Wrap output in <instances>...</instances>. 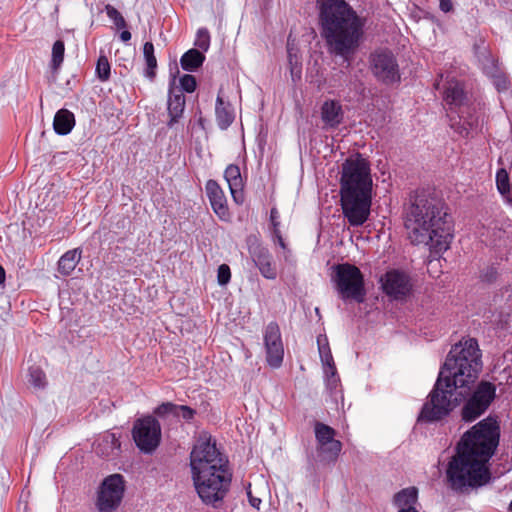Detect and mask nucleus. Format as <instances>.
Wrapping results in <instances>:
<instances>
[{
    "mask_svg": "<svg viewBox=\"0 0 512 512\" xmlns=\"http://www.w3.org/2000/svg\"><path fill=\"white\" fill-rule=\"evenodd\" d=\"M210 33L207 28H199L196 33V38L194 41L195 49H198L201 52H207L210 48Z\"/></svg>",
    "mask_w": 512,
    "mask_h": 512,
    "instance_id": "obj_33",
    "label": "nucleus"
},
{
    "mask_svg": "<svg viewBox=\"0 0 512 512\" xmlns=\"http://www.w3.org/2000/svg\"><path fill=\"white\" fill-rule=\"evenodd\" d=\"M216 121L220 129H227L234 121V111L228 102H224L220 95L217 96L216 106Z\"/></svg>",
    "mask_w": 512,
    "mask_h": 512,
    "instance_id": "obj_22",
    "label": "nucleus"
},
{
    "mask_svg": "<svg viewBox=\"0 0 512 512\" xmlns=\"http://www.w3.org/2000/svg\"><path fill=\"white\" fill-rule=\"evenodd\" d=\"M481 369V351L476 339L468 338L452 346L418 421L431 423L448 416L471 390Z\"/></svg>",
    "mask_w": 512,
    "mask_h": 512,
    "instance_id": "obj_1",
    "label": "nucleus"
},
{
    "mask_svg": "<svg viewBox=\"0 0 512 512\" xmlns=\"http://www.w3.org/2000/svg\"><path fill=\"white\" fill-rule=\"evenodd\" d=\"M120 39H121V41H123V42H128V41H130V40H131V33H130L128 30L124 29V30L120 33Z\"/></svg>",
    "mask_w": 512,
    "mask_h": 512,
    "instance_id": "obj_49",
    "label": "nucleus"
},
{
    "mask_svg": "<svg viewBox=\"0 0 512 512\" xmlns=\"http://www.w3.org/2000/svg\"><path fill=\"white\" fill-rule=\"evenodd\" d=\"M287 54H288V62L290 64H294L296 59H299L298 50L292 45L290 36L287 41Z\"/></svg>",
    "mask_w": 512,
    "mask_h": 512,
    "instance_id": "obj_45",
    "label": "nucleus"
},
{
    "mask_svg": "<svg viewBox=\"0 0 512 512\" xmlns=\"http://www.w3.org/2000/svg\"><path fill=\"white\" fill-rule=\"evenodd\" d=\"M439 8L444 13H449L453 10L452 0H439Z\"/></svg>",
    "mask_w": 512,
    "mask_h": 512,
    "instance_id": "obj_47",
    "label": "nucleus"
},
{
    "mask_svg": "<svg viewBox=\"0 0 512 512\" xmlns=\"http://www.w3.org/2000/svg\"><path fill=\"white\" fill-rule=\"evenodd\" d=\"M344 117L341 104L336 100H326L321 106V120L328 128L338 127Z\"/></svg>",
    "mask_w": 512,
    "mask_h": 512,
    "instance_id": "obj_19",
    "label": "nucleus"
},
{
    "mask_svg": "<svg viewBox=\"0 0 512 512\" xmlns=\"http://www.w3.org/2000/svg\"><path fill=\"white\" fill-rule=\"evenodd\" d=\"M274 241L284 250L290 253L289 249L287 248V244L285 243L281 231H277V233L272 234Z\"/></svg>",
    "mask_w": 512,
    "mask_h": 512,
    "instance_id": "obj_46",
    "label": "nucleus"
},
{
    "mask_svg": "<svg viewBox=\"0 0 512 512\" xmlns=\"http://www.w3.org/2000/svg\"><path fill=\"white\" fill-rule=\"evenodd\" d=\"M121 433L104 432L94 442L95 453L106 460H114L121 455Z\"/></svg>",
    "mask_w": 512,
    "mask_h": 512,
    "instance_id": "obj_16",
    "label": "nucleus"
},
{
    "mask_svg": "<svg viewBox=\"0 0 512 512\" xmlns=\"http://www.w3.org/2000/svg\"><path fill=\"white\" fill-rule=\"evenodd\" d=\"M481 69L483 73L490 78L497 72H499L502 68L500 66L499 60L496 59L490 53H484L480 58Z\"/></svg>",
    "mask_w": 512,
    "mask_h": 512,
    "instance_id": "obj_29",
    "label": "nucleus"
},
{
    "mask_svg": "<svg viewBox=\"0 0 512 512\" xmlns=\"http://www.w3.org/2000/svg\"><path fill=\"white\" fill-rule=\"evenodd\" d=\"M465 99L464 91L462 86L458 82H448V85L444 90V101L447 105L454 107H460Z\"/></svg>",
    "mask_w": 512,
    "mask_h": 512,
    "instance_id": "obj_26",
    "label": "nucleus"
},
{
    "mask_svg": "<svg viewBox=\"0 0 512 512\" xmlns=\"http://www.w3.org/2000/svg\"><path fill=\"white\" fill-rule=\"evenodd\" d=\"M398 512H418L416 507L410 508V509H400Z\"/></svg>",
    "mask_w": 512,
    "mask_h": 512,
    "instance_id": "obj_51",
    "label": "nucleus"
},
{
    "mask_svg": "<svg viewBox=\"0 0 512 512\" xmlns=\"http://www.w3.org/2000/svg\"><path fill=\"white\" fill-rule=\"evenodd\" d=\"M196 87H197V82H196V78L193 75L184 74L180 78V88L178 90H180L182 93L183 92L192 93L195 91Z\"/></svg>",
    "mask_w": 512,
    "mask_h": 512,
    "instance_id": "obj_37",
    "label": "nucleus"
},
{
    "mask_svg": "<svg viewBox=\"0 0 512 512\" xmlns=\"http://www.w3.org/2000/svg\"><path fill=\"white\" fill-rule=\"evenodd\" d=\"M177 404H174L172 402H165L159 405L155 410L154 413L159 417H164L167 414H172L175 416L176 413Z\"/></svg>",
    "mask_w": 512,
    "mask_h": 512,
    "instance_id": "obj_40",
    "label": "nucleus"
},
{
    "mask_svg": "<svg viewBox=\"0 0 512 512\" xmlns=\"http://www.w3.org/2000/svg\"><path fill=\"white\" fill-rule=\"evenodd\" d=\"M270 223L272 225V234L280 231V214L276 207H273L270 210Z\"/></svg>",
    "mask_w": 512,
    "mask_h": 512,
    "instance_id": "obj_41",
    "label": "nucleus"
},
{
    "mask_svg": "<svg viewBox=\"0 0 512 512\" xmlns=\"http://www.w3.org/2000/svg\"><path fill=\"white\" fill-rule=\"evenodd\" d=\"M248 497H249V502H250L251 506L256 509H259L260 505L262 503L261 499L257 498V497H253L250 492H248Z\"/></svg>",
    "mask_w": 512,
    "mask_h": 512,
    "instance_id": "obj_48",
    "label": "nucleus"
},
{
    "mask_svg": "<svg viewBox=\"0 0 512 512\" xmlns=\"http://www.w3.org/2000/svg\"><path fill=\"white\" fill-rule=\"evenodd\" d=\"M496 385L482 380L465 400L461 409V418L470 423L482 416L496 398Z\"/></svg>",
    "mask_w": 512,
    "mask_h": 512,
    "instance_id": "obj_8",
    "label": "nucleus"
},
{
    "mask_svg": "<svg viewBox=\"0 0 512 512\" xmlns=\"http://www.w3.org/2000/svg\"><path fill=\"white\" fill-rule=\"evenodd\" d=\"M500 440L497 417L489 415L466 431L456 446V454L446 469L450 488L462 492L487 484L491 474L487 463L494 455Z\"/></svg>",
    "mask_w": 512,
    "mask_h": 512,
    "instance_id": "obj_2",
    "label": "nucleus"
},
{
    "mask_svg": "<svg viewBox=\"0 0 512 512\" xmlns=\"http://www.w3.org/2000/svg\"><path fill=\"white\" fill-rule=\"evenodd\" d=\"M196 415V410L186 406V405H177L176 408V417H182L185 421H191Z\"/></svg>",
    "mask_w": 512,
    "mask_h": 512,
    "instance_id": "obj_39",
    "label": "nucleus"
},
{
    "mask_svg": "<svg viewBox=\"0 0 512 512\" xmlns=\"http://www.w3.org/2000/svg\"><path fill=\"white\" fill-rule=\"evenodd\" d=\"M496 185L502 195L508 194L511 191L509 175L504 168L499 169L496 173Z\"/></svg>",
    "mask_w": 512,
    "mask_h": 512,
    "instance_id": "obj_34",
    "label": "nucleus"
},
{
    "mask_svg": "<svg viewBox=\"0 0 512 512\" xmlns=\"http://www.w3.org/2000/svg\"><path fill=\"white\" fill-rule=\"evenodd\" d=\"M247 243L251 259L258 267L261 275L268 280H275L277 278V268L268 248L260 244L256 237H249Z\"/></svg>",
    "mask_w": 512,
    "mask_h": 512,
    "instance_id": "obj_14",
    "label": "nucleus"
},
{
    "mask_svg": "<svg viewBox=\"0 0 512 512\" xmlns=\"http://www.w3.org/2000/svg\"><path fill=\"white\" fill-rule=\"evenodd\" d=\"M206 57L203 52L192 48L186 51L180 58V65L188 72L197 71L204 63Z\"/></svg>",
    "mask_w": 512,
    "mask_h": 512,
    "instance_id": "obj_25",
    "label": "nucleus"
},
{
    "mask_svg": "<svg viewBox=\"0 0 512 512\" xmlns=\"http://www.w3.org/2000/svg\"><path fill=\"white\" fill-rule=\"evenodd\" d=\"M95 73L101 82H106L109 80L111 74V66L108 58L105 55L99 56L96 63Z\"/></svg>",
    "mask_w": 512,
    "mask_h": 512,
    "instance_id": "obj_31",
    "label": "nucleus"
},
{
    "mask_svg": "<svg viewBox=\"0 0 512 512\" xmlns=\"http://www.w3.org/2000/svg\"><path fill=\"white\" fill-rule=\"evenodd\" d=\"M207 197L214 213L221 220H228L230 217L226 197L223 190L215 180H208L205 186Z\"/></svg>",
    "mask_w": 512,
    "mask_h": 512,
    "instance_id": "obj_17",
    "label": "nucleus"
},
{
    "mask_svg": "<svg viewBox=\"0 0 512 512\" xmlns=\"http://www.w3.org/2000/svg\"><path fill=\"white\" fill-rule=\"evenodd\" d=\"M335 430L323 423L315 424V437L319 445V451L325 454L329 460H336L342 449V443L334 439Z\"/></svg>",
    "mask_w": 512,
    "mask_h": 512,
    "instance_id": "obj_15",
    "label": "nucleus"
},
{
    "mask_svg": "<svg viewBox=\"0 0 512 512\" xmlns=\"http://www.w3.org/2000/svg\"><path fill=\"white\" fill-rule=\"evenodd\" d=\"M263 338L268 365L272 368H279L284 357V346L279 325L274 321L268 323Z\"/></svg>",
    "mask_w": 512,
    "mask_h": 512,
    "instance_id": "obj_12",
    "label": "nucleus"
},
{
    "mask_svg": "<svg viewBox=\"0 0 512 512\" xmlns=\"http://www.w3.org/2000/svg\"><path fill=\"white\" fill-rule=\"evenodd\" d=\"M6 280V274L4 268L0 265V284H4Z\"/></svg>",
    "mask_w": 512,
    "mask_h": 512,
    "instance_id": "obj_50",
    "label": "nucleus"
},
{
    "mask_svg": "<svg viewBox=\"0 0 512 512\" xmlns=\"http://www.w3.org/2000/svg\"><path fill=\"white\" fill-rule=\"evenodd\" d=\"M333 271L332 281L340 298L343 301L364 302L366 289L361 270L353 264L342 263L335 265Z\"/></svg>",
    "mask_w": 512,
    "mask_h": 512,
    "instance_id": "obj_7",
    "label": "nucleus"
},
{
    "mask_svg": "<svg viewBox=\"0 0 512 512\" xmlns=\"http://www.w3.org/2000/svg\"><path fill=\"white\" fill-rule=\"evenodd\" d=\"M289 66H290V72H291L292 80L294 82L300 80L301 72H302L301 61L299 59H296L295 63L294 64H290Z\"/></svg>",
    "mask_w": 512,
    "mask_h": 512,
    "instance_id": "obj_44",
    "label": "nucleus"
},
{
    "mask_svg": "<svg viewBox=\"0 0 512 512\" xmlns=\"http://www.w3.org/2000/svg\"><path fill=\"white\" fill-rule=\"evenodd\" d=\"M82 257V249L74 248L66 251L58 260L57 270L62 276H69L75 270Z\"/></svg>",
    "mask_w": 512,
    "mask_h": 512,
    "instance_id": "obj_21",
    "label": "nucleus"
},
{
    "mask_svg": "<svg viewBox=\"0 0 512 512\" xmlns=\"http://www.w3.org/2000/svg\"><path fill=\"white\" fill-rule=\"evenodd\" d=\"M143 56L146 62L144 75L153 80L156 75L157 60L154 55V45L152 42H145L143 45Z\"/></svg>",
    "mask_w": 512,
    "mask_h": 512,
    "instance_id": "obj_27",
    "label": "nucleus"
},
{
    "mask_svg": "<svg viewBox=\"0 0 512 512\" xmlns=\"http://www.w3.org/2000/svg\"><path fill=\"white\" fill-rule=\"evenodd\" d=\"M369 68L375 79L384 85L401 81V72L396 56L388 49L379 48L369 56Z\"/></svg>",
    "mask_w": 512,
    "mask_h": 512,
    "instance_id": "obj_9",
    "label": "nucleus"
},
{
    "mask_svg": "<svg viewBox=\"0 0 512 512\" xmlns=\"http://www.w3.org/2000/svg\"><path fill=\"white\" fill-rule=\"evenodd\" d=\"M224 178L229 186L231 195L236 202L242 198L243 179L238 165L230 164L224 171Z\"/></svg>",
    "mask_w": 512,
    "mask_h": 512,
    "instance_id": "obj_20",
    "label": "nucleus"
},
{
    "mask_svg": "<svg viewBox=\"0 0 512 512\" xmlns=\"http://www.w3.org/2000/svg\"><path fill=\"white\" fill-rule=\"evenodd\" d=\"M64 52H65V45L62 40H57L54 42L52 47V66L53 68H58L63 60H64Z\"/></svg>",
    "mask_w": 512,
    "mask_h": 512,
    "instance_id": "obj_36",
    "label": "nucleus"
},
{
    "mask_svg": "<svg viewBox=\"0 0 512 512\" xmlns=\"http://www.w3.org/2000/svg\"><path fill=\"white\" fill-rule=\"evenodd\" d=\"M28 381L35 389H44L47 386L46 375L38 366H31L29 368Z\"/></svg>",
    "mask_w": 512,
    "mask_h": 512,
    "instance_id": "obj_30",
    "label": "nucleus"
},
{
    "mask_svg": "<svg viewBox=\"0 0 512 512\" xmlns=\"http://www.w3.org/2000/svg\"><path fill=\"white\" fill-rule=\"evenodd\" d=\"M125 491V480L121 474H112L103 479L97 490L95 506L99 512H114L120 506Z\"/></svg>",
    "mask_w": 512,
    "mask_h": 512,
    "instance_id": "obj_11",
    "label": "nucleus"
},
{
    "mask_svg": "<svg viewBox=\"0 0 512 512\" xmlns=\"http://www.w3.org/2000/svg\"><path fill=\"white\" fill-rule=\"evenodd\" d=\"M161 436V425L155 417L147 415L134 421L132 438L142 453L152 454L160 445Z\"/></svg>",
    "mask_w": 512,
    "mask_h": 512,
    "instance_id": "obj_10",
    "label": "nucleus"
},
{
    "mask_svg": "<svg viewBox=\"0 0 512 512\" xmlns=\"http://www.w3.org/2000/svg\"><path fill=\"white\" fill-rule=\"evenodd\" d=\"M75 125L74 114L67 109H60L56 112L53 120V128L58 135H67Z\"/></svg>",
    "mask_w": 512,
    "mask_h": 512,
    "instance_id": "obj_23",
    "label": "nucleus"
},
{
    "mask_svg": "<svg viewBox=\"0 0 512 512\" xmlns=\"http://www.w3.org/2000/svg\"><path fill=\"white\" fill-rule=\"evenodd\" d=\"M322 365L324 367V373L328 374L329 371L336 370L332 353H326L320 356Z\"/></svg>",
    "mask_w": 512,
    "mask_h": 512,
    "instance_id": "obj_42",
    "label": "nucleus"
},
{
    "mask_svg": "<svg viewBox=\"0 0 512 512\" xmlns=\"http://www.w3.org/2000/svg\"><path fill=\"white\" fill-rule=\"evenodd\" d=\"M383 292L395 300L407 297L412 291V283L408 274L393 269L387 271L380 279Z\"/></svg>",
    "mask_w": 512,
    "mask_h": 512,
    "instance_id": "obj_13",
    "label": "nucleus"
},
{
    "mask_svg": "<svg viewBox=\"0 0 512 512\" xmlns=\"http://www.w3.org/2000/svg\"><path fill=\"white\" fill-rule=\"evenodd\" d=\"M325 384L326 389L329 391L330 396L334 399V401H338L339 398H343L342 391L340 387V378L337 375L336 370L329 371L328 374H325Z\"/></svg>",
    "mask_w": 512,
    "mask_h": 512,
    "instance_id": "obj_28",
    "label": "nucleus"
},
{
    "mask_svg": "<svg viewBox=\"0 0 512 512\" xmlns=\"http://www.w3.org/2000/svg\"><path fill=\"white\" fill-rule=\"evenodd\" d=\"M366 18L345 0H323L319 7L320 35L330 54L349 60L365 33Z\"/></svg>",
    "mask_w": 512,
    "mask_h": 512,
    "instance_id": "obj_4",
    "label": "nucleus"
},
{
    "mask_svg": "<svg viewBox=\"0 0 512 512\" xmlns=\"http://www.w3.org/2000/svg\"><path fill=\"white\" fill-rule=\"evenodd\" d=\"M231 270L227 264H221L217 270V281L221 286H225L230 282Z\"/></svg>",
    "mask_w": 512,
    "mask_h": 512,
    "instance_id": "obj_38",
    "label": "nucleus"
},
{
    "mask_svg": "<svg viewBox=\"0 0 512 512\" xmlns=\"http://www.w3.org/2000/svg\"><path fill=\"white\" fill-rule=\"evenodd\" d=\"M185 104V95L180 90H175V88L170 87L167 100V110L169 115L167 125L169 128H172L176 123H178L179 119L183 116Z\"/></svg>",
    "mask_w": 512,
    "mask_h": 512,
    "instance_id": "obj_18",
    "label": "nucleus"
},
{
    "mask_svg": "<svg viewBox=\"0 0 512 512\" xmlns=\"http://www.w3.org/2000/svg\"><path fill=\"white\" fill-rule=\"evenodd\" d=\"M418 502V490L416 487H407L397 492L393 497V505L398 509H410L416 507Z\"/></svg>",
    "mask_w": 512,
    "mask_h": 512,
    "instance_id": "obj_24",
    "label": "nucleus"
},
{
    "mask_svg": "<svg viewBox=\"0 0 512 512\" xmlns=\"http://www.w3.org/2000/svg\"><path fill=\"white\" fill-rule=\"evenodd\" d=\"M373 180L370 163L360 153L348 157L341 166L340 204L350 226H362L370 215Z\"/></svg>",
    "mask_w": 512,
    "mask_h": 512,
    "instance_id": "obj_6",
    "label": "nucleus"
},
{
    "mask_svg": "<svg viewBox=\"0 0 512 512\" xmlns=\"http://www.w3.org/2000/svg\"><path fill=\"white\" fill-rule=\"evenodd\" d=\"M105 12L108 18L113 21L117 29H125L127 27L124 17L114 6L107 4L105 6Z\"/></svg>",
    "mask_w": 512,
    "mask_h": 512,
    "instance_id": "obj_35",
    "label": "nucleus"
},
{
    "mask_svg": "<svg viewBox=\"0 0 512 512\" xmlns=\"http://www.w3.org/2000/svg\"><path fill=\"white\" fill-rule=\"evenodd\" d=\"M190 467L199 498L204 504L217 507L229 490L232 474L228 459L210 435L203 434L197 439L190 453Z\"/></svg>",
    "mask_w": 512,
    "mask_h": 512,
    "instance_id": "obj_5",
    "label": "nucleus"
},
{
    "mask_svg": "<svg viewBox=\"0 0 512 512\" xmlns=\"http://www.w3.org/2000/svg\"><path fill=\"white\" fill-rule=\"evenodd\" d=\"M489 79H491L493 86L499 93L506 92L511 86V81L503 69L491 76Z\"/></svg>",
    "mask_w": 512,
    "mask_h": 512,
    "instance_id": "obj_32",
    "label": "nucleus"
},
{
    "mask_svg": "<svg viewBox=\"0 0 512 512\" xmlns=\"http://www.w3.org/2000/svg\"><path fill=\"white\" fill-rule=\"evenodd\" d=\"M444 200L432 189H418L405 210L404 227L414 245H429L436 253L446 251L453 226Z\"/></svg>",
    "mask_w": 512,
    "mask_h": 512,
    "instance_id": "obj_3",
    "label": "nucleus"
},
{
    "mask_svg": "<svg viewBox=\"0 0 512 512\" xmlns=\"http://www.w3.org/2000/svg\"><path fill=\"white\" fill-rule=\"evenodd\" d=\"M317 345H318V351H319V355H324L326 353H331V350H330V347H329V343H328V339L327 337L324 335H319L317 337Z\"/></svg>",
    "mask_w": 512,
    "mask_h": 512,
    "instance_id": "obj_43",
    "label": "nucleus"
}]
</instances>
